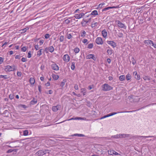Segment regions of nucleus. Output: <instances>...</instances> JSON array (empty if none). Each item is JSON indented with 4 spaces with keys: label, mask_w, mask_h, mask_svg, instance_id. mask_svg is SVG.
Listing matches in <instances>:
<instances>
[{
    "label": "nucleus",
    "mask_w": 156,
    "mask_h": 156,
    "mask_svg": "<svg viewBox=\"0 0 156 156\" xmlns=\"http://www.w3.org/2000/svg\"><path fill=\"white\" fill-rule=\"evenodd\" d=\"M120 138L126 137H130L131 138H137L139 137L149 138L154 137V136H140L138 135L133 136L131 135H130L128 134H120Z\"/></svg>",
    "instance_id": "obj_1"
},
{
    "label": "nucleus",
    "mask_w": 156,
    "mask_h": 156,
    "mask_svg": "<svg viewBox=\"0 0 156 156\" xmlns=\"http://www.w3.org/2000/svg\"><path fill=\"white\" fill-rule=\"evenodd\" d=\"M16 66L14 65L12 66L7 65L5 66V71L6 72L14 71L16 70Z\"/></svg>",
    "instance_id": "obj_2"
},
{
    "label": "nucleus",
    "mask_w": 156,
    "mask_h": 156,
    "mask_svg": "<svg viewBox=\"0 0 156 156\" xmlns=\"http://www.w3.org/2000/svg\"><path fill=\"white\" fill-rule=\"evenodd\" d=\"M102 90L104 91H108L113 89V87L107 83H105L102 85Z\"/></svg>",
    "instance_id": "obj_3"
},
{
    "label": "nucleus",
    "mask_w": 156,
    "mask_h": 156,
    "mask_svg": "<svg viewBox=\"0 0 156 156\" xmlns=\"http://www.w3.org/2000/svg\"><path fill=\"white\" fill-rule=\"evenodd\" d=\"M115 22L118 27L123 28L125 29H126V27L125 24L122 23L119 20H116L115 21Z\"/></svg>",
    "instance_id": "obj_4"
},
{
    "label": "nucleus",
    "mask_w": 156,
    "mask_h": 156,
    "mask_svg": "<svg viewBox=\"0 0 156 156\" xmlns=\"http://www.w3.org/2000/svg\"><path fill=\"white\" fill-rule=\"evenodd\" d=\"M48 151L45 150L43 151L42 150H40L37 152L35 154L36 156H41L45 154L46 153H48Z\"/></svg>",
    "instance_id": "obj_5"
},
{
    "label": "nucleus",
    "mask_w": 156,
    "mask_h": 156,
    "mask_svg": "<svg viewBox=\"0 0 156 156\" xmlns=\"http://www.w3.org/2000/svg\"><path fill=\"white\" fill-rule=\"evenodd\" d=\"M54 50V48L52 46H51L49 47H47L45 49V51L46 53L49 51L51 53H52Z\"/></svg>",
    "instance_id": "obj_6"
},
{
    "label": "nucleus",
    "mask_w": 156,
    "mask_h": 156,
    "mask_svg": "<svg viewBox=\"0 0 156 156\" xmlns=\"http://www.w3.org/2000/svg\"><path fill=\"white\" fill-rule=\"evenodd\" d=\"M51 67L52 69L56 71L59 70V67L54 62H53L52 64L51 65Z\"/></svg>",
    "instance_id": "obj_7"
},
{
    "label": "nucleus",
    "mask_w": 156,
    "mask_h": 156,
    "mask_svg": "<svg viewBox=\"0 0 156 156\" xmlns=\"http://www.w3.org/2000/svg\"><path fill=\"white\" fill-rule=\"evenodd\" d=\"M95 42L98 44H103L102 38L99 37H97L96 38Z\"/></svg>",
    "instance_id": "obj_8"
},
{
    "label": "nucleus",
    "mask_w": 156,
    "mask_h": 156,
    "mask_svg": "<svg viewBox=\"0 0 156 156\" xmlns=\"http://www.w3.org/2000/svg\"><path fill=\"white\" fill-rule=\"evenodd\" d=\"M135 111H125V112H114L111 113L109 114H108V115L109 116H109L113 115H115L119 113H123V112H127V113L131 112H134Z\"/></svg>",
    "instance_id": "obj_9"
},
{
    "label": "nucleus",
    "mask_w": 156,
    "mask_h": 156,
    "mask_svg": "<svg viewBox=\"0 0 156 156\" xmlns=\"http://www.w3.org/2000/svg\"><path fill=\"white\" fill-rule=\"evenodd\" d=\"M61 105H57L56 106H53L52 107V110L54 112H57L61 108Z\"/></svg>",
    "instance_id": "obj_10"
},
{
    "label": "nucleus",
    "mask_w": 156,
    "mask_h": 156,
    "mask_svg": "<svg viewBox=\"0 0 156 156\" xmlns=\"http://www.w3.org/2000/svg\"><path fill=\"white\" fill-rule=\"evenodd\" d=\"M70 57L68 54L65 55L63 57V60L66 62H68L70 60Z\"/></svg>",
    "instance_id": "obj_11"
},
{
    "label": "nucleus",
    "mask_w": 156,
    "mask_h": 156,
    "mask_svg": "<svg viewBox=\"0 0 156 156\" xmlns=\"http://www.w3.org/2000/svg\"><path fill=\"white\" fill-rule=\"evenodd\" d=\"M86 58L87 59H92L94 60H96V58L94 57V55L93 54H89L86 56Z\"/></svg>",
    "instance_id": "obj_12"
},
{
    "label": "nucleus",
    "mask_w": 156,
    "mask_h": 156,
    "mask_svg": "<svg viewBox=\"0 0 156 156\" xmlns=\"http://www.w3.org/2000/svg\"><path fill=\"white\" fill-rule=\"evenodd\" d=\"M153 42L152 41L149 40H145L144 41V43L145 44L150 46H151Z\"/></svg>",
    "instance_id": "obj_13"
},
{
    "label": "nucleus",
    "mask_w": 156,
    "mask_h": 156,
    "mask_svg": "<svg viewBox=\"0 0 156 156\" xmlns=\"http://www.w3.org/2000/svg\"><path fill=\"white\" fill-rule=\"evenodd\" d=\"M107 43L112 46L113 48L116 46V44L113 41H107Z\"/></svg>",
    "instance_id": "obj_14"
},
{
    "label": "nucleus",
    "mask_w": 156,
    "mask_h": 156,
    "mask_svg": "<svg viewBox=\"0 0 156 156\" xmlns=\"http://www.w3.org/2000/svg\"><path fill=\"white\" fill-rule=\"evenodd\" d=\"M133 75L134 76V77L136 80H139L140 79V76L137 74L136 71H134L133 72Z\"/></svg>",
    "instance_id": "obj_15"
},
{
    "label": "nucleus",
    "mask_w": 156,
    "mask_h": 156,
    "mask_svg": "<svg viewBox=\"0 0 156 156\" xmlns=\"http://www.w3.org/2000/svg\"><path fill=\"white\" fill-rule=\"evenodd\" d=\"M108 153L109 154H110V155L114 154L115 155H117L119 154L117 152L113 150H110V151H108Z\"/></svg>",
    "instance_id": "obj_16"
},
{
    "label": "nucleus",
    "mask_w": 156,
    "mask_h": 156,
    "mask_svg": "<svg viewBox=\"0 0 156 156\" xmlns=\"http://www.w3.org/2000/svg\"><path fill=\"white\" fill-rule=\"evenodd\" d=\"M101 34L104 38H105L106 37L107 35V32L106 30L105 29L102 30Z\"/></svg>",
    "instance_id": "obj_17"
},
{
    "label": "nucleus",
    "mask_w": 156,
    "mask_h": 156,
    "mask_svg": "<svg viewBox=\"0 0 156 156\" xmlns=\"http://www.w3.org/2000/svg\"><path fill=\"white\" fill-rule=\"evenodd\" d=\"M118 6H112V7H106L103 9L102 11H106L107 10H109V9H111L117 8Z\"/></svg>",
    "instance_id": "obj_18"
},
{
    "label": "nucleus",
    "mask_w": 156,
    "mask_h": 156,
    "mask_svg": "<svg viewBox=\"0 0 156 156\" xmlns=\"http://www.w3.org/2000/svg\"><path fill=\"white\" fill-rule=\"evenodd\" d=\"M98 11L97 10H94L93 11L91 12V13H90V15H88V16H87V17H88L89 16H90V15H94V16H96V15H98Z\"/></svg>",
    "instance_id": "obj_19"
},
{
    "label": "nucleus",
    "mask_w": 156,
    "mask_h": 156,
    "mask_svg": "<svg viewBox=\"0 0 156 156\" xmlns=\"http://www.w3.org/2000/svg\"><path fill=\"white\" fill-rule=\"evenodd\" d=\"M86 119L85 118H81V117H76V118H72L70 119H67V120L69 121L72 120H76V119Z\"/></svg>",
    "instance_id": "obj_20"
},
{
    "label": "nucleus",
    "mask_w": 156,
    "mask_h": 156,
    "mask_svg": "<svg viewBox=\"0 0 156 156\" xmlns=\"http://www.w3.org/2000/svg\"><path fill=\"white\" fill-rule=\"evenodd\" d=\"M43 51V49H40L39 51H38L37 52V55L39 57L42 54V52Z\"/></svg>",
    "instance_id": "obj_21"
},
{
    "label": "nucleus",
    "mask_w": 156,
    "mask_h": 156,
    "mask_svg": "<svg viewBox=\"0 0 156 156\" xmlns=\"http://www.w3.org/2000/svg\"><path fill=\"white\" fill-rule=\"evenodd\" d=\"M125 75H122L119 76V79L121 81H123L125 80Z\"/></svg>",
    "instance_id": "obj_22"
},
{
    "label": "nucleus",
    "mask_w": 156,
    "mask_h": 156,
    "mask_svg": "<svg viewBox=\"0 0 156 156\" xmlns=\"http://www.w3.org/2000/svg\"><path fill=\"white\" fill-rule=\"evenodd\" d=\"M143 79L145 80H148L149 81L151 80V78L148 76H144L143 77Z\"/></svg>",
    "instance_id": "obj_23"
},
{
    "label": "nucleus",
    "mask_w": 156,
    "mask_h": 156,
    "mask_svg": "<svg viewBox=\"0 0 156 156\" xmlns=\"http://www.w3.org/2000/svg\"><path fill=\"white\" fill-rule=\"evenodd\" d=\"M52 76L54 79L56 80H58L59 78V76L58 75L55 74H52Z\"/></svg>",
    "instance_id": "obj_24"
},
{
    "label": "nucleus",
    "mask_w": 156,
    "mask_h": 156,
    "mask_svg": "<svg viewBox=\"0 0 156 156\" xmlns=\"http://www.w3.org/2000/svg\"><path fill=\"white\" fill-rule=\"evenodd\" d=\"M131 78V75L129 73H128L126 75V79L127 80H130Z\"/></svg>",
    "instance_id": "obj_25"
},
{
    "label": "nucleus",
    "mask_w": 156,
    "mask_h": 156,
    "mask_svg": "<svg viewBox=\"0 0 156 156\" xmlns=\"http://www.w3.org/2000/svg\"><path fill=\"white\" fill-rule=\"evenodd\" d=\"M80 14H75V15L74 16V17L76 19H80L81 18V16Z\"/></svg>",
    "instance_id": "obj_26"
},
{
    "label": "nucleus",
    "mask_w": 156,
    "mask_h": 156,
    "mask_svg": "<svg viewBox=\"0 0 156 156\" xmlns=\"http://www.w3.org/2000/svg\"><path fill=\"white\" fill-rule=\"evenodd\" d=\"M98 24V23L97 22L92 23L91 24V27L92 28H93L95 26H97Z\"/></svg>",
    "instance_id": "obj_27"
},
{
    "label": "nucleus",
    "mask_w": 156,
    "mask_h": 156,
    "mask_svg": "<svg viewBox=\"0 0 156 156\" xmlns=\"http://www.w3.org/2000/svg\"><path fill=\"white\" fill-rule=\"evenodd\" d=\"M71 136H78L79 137H83L85 136L84 135L82 134H75L71 135Z\"/></svg>",
    "instance_id": "obj_28"
},
{
    "label": "nucleus",
    "mask_w": 156,
    "mask_h": 156,
    "mask_svg": "<svg viewBox=\"0 0 156 156\" xmlns=\"http://www.w3.org/2000/svg\"><path fill=\"white\" fill-rule=\"evenodd\" d=\"M30 82L31 84H34L35 83V80L34 78L31 77L30 79Z\"/></svg>",
    "instance_id": "obj_29"
},
{
    "label": "nucleus",
    "mask_w": 156,
    "mask_h": 156,
    "mask_svg": "<svg viewBox=\"0 0 156 156\" xmlns=\"http://www.w3.org/2000/svg\"><path fill=\"white\" fill-rule=\"evenodd\" d=\"M0 78H3L5 79H8L9 78V77L7 75H0Z\"/></svg>",
    "instance_id": "obj_30"
},
{
    "label": "nucleus",
    "mask_w": 156,
    "mask_h": 156,
    "mask_svg": "<svg viewBox=\"0 0 156 156\" xmlns=\"http://www.w3.org/2000/svg\"><path fill=\"white\" fill-rule=\"evenodd\" d=\"M75 62H72V64L71 66V68L72 70H73L75 68Z\"/></svg>",
    "instance_id": "obj_31"
},
{
    "label": "nucleus",
    "mask_w": 156,
    "mask_h": 156,
    "mask_svg": "<svg viewBox=\"0 0 156 156\" xmlns=\"http://www.w3.org/2000/svg\"><path fill=\"white\" fill-rule=\"evenodd\" d=\"M120 134H117L114 136H111V138H114L116 139L120 138Z\"/></svg>",
    "instance_id": "obj_32"
},
{
    "label": "nucleus",
    "mask_w": 156,
    "mask_h": 156,
    "mask_svg": "<svg viewBox=\"0 0 156 156\" xmlns=\"http://www.w3.org/2000/svg\"><path fill=\"white\" fill-rule=\"evenodd\" d=\"M66 37L67 38L69 39H70L72 37V36L71 34L68 33H67L66 34Z\"/></svg>",
    "instance_id": "obj_33"
},
{
    "label": "nucleus",
    "mask_w": 156,
    "mask_h": 156,
    "mask_svg": "<svg viewBox=\"0 0 156 156\" xmlns=\"http://www.w3.org/2000/svg\"><path fill=\"white\" fill-rule=\"evenodd\" d=\"M23 135L25 136H27L29 133L28 131L27 130H25L23 131Z\"/></svg>",
    "instance_id": "obj_34"
},
{
    "label": "nucleus",
    "mask_w": 156,
    "mask_h": 156,
    "mask_svg": "<svg viewBox=\"0 0 156 156\" xmlns=\"http://www.w3.org/2000/svg\"><path fill=\"white\" fill-rule=\"evenodd\" d=\"M66 81V80L64 79L61 83L60 86H61L62 87H63L64 86Z\"/></svg>",
    "instance_id": "obj_35"
},
{
    "label": "nucleus",
    "mask_w": 156,
    "mask_h": 156,
    "mask_svg": "<svg viewBox=\"0 0 156 156\" xmlns=\"http://www.w3.org/2000/svg\"><path fill=\"white\" fill-rule=\"evenodd\" d=\"M81 92L83 94V96L85 95L86 94V89L84 88H82L81 89Z\"/></svg>",
    "instance_id": "obj_36"
},
{
    "label": "nucleus",
    "mask_w": 156,
    "mask_h": 156,
    "mask_svg": "<svg viewBox=\"0 0 156 156\" xmlns=\"http://www.w3.org/2000/svg\"><path fill=\"white\" fill-rule=\"evenodd\" d=\"M29 29L28 27H26V28H24L23 29H22L21 30H20V31H22L21 33H25L26 32L27 30Z\"/></svg>",
    "instance_id": "obj_37"
},
{
    "label": "nucleus",
    "mask_w": 156,
    "mask_h": 156,
    "mask_svg": "<svg viewBox=\"0 0 156 156\" xmlns=\"http://www.w3.org/2000/svg\"><path fill=\"white\" fill-rule=\"evenodd\" d=\"M156 105V103H152V104H149V105H146V106H144V107H142L140 109H141L144 108L145 107H147L150 106L151 105ZM139 110H140V109H139ZM138 110H139V109H138Z\"/></svg>",
    "instance_id": "obj_38"
},
{
    "label": "nucleus",
    "mask_w": 156,
    "mask_h": 156,
    "mask_svg": "<svg viewBox=\"0 0 156 156\" xmlns=\"http://www.w3.org/2000/svg\"><path fill=\"white\" fill-rule=\"evenodd\" d=\"M113 51L111 49H108L107 50V53L108 54L110 55L112 54Z\"/></svg>",
    "instance_id": "obj_39"
},
{
    "label": "nucleus",
    "mask_w": 156,
    "mask_h": 156,
    "mask_svg": "<svg viewBox=\"0 0 156 156\" xmlns=\"http://www.w3.org/2000/svg\"><path fill=\"white\" fill-rule=\"evenodd\" d=\"M74 51L75 53H77L79 52L80 49L79 48H74Z\"/></svg>",
    "instance_id": "obj_40"
},
{
    "label": "nucleus",
    "mask_w": 156,
    "mask_h": 156,
    "mask_svg": "<svg viewBox=\"0 0 156 156\" xmlns=\"http://www.w3.org/2000/svg\"><path fill=\"white\" fill-rule=\"evenodd\" d=\"M87 23L86 22V21L84 20L81 22V24H82V26L83 27L85 26Z\"/></svg>",
    "instance_id": "obj_41"
},
{
    "label": "nucleus",
    "mask_w": 156,
    "mask_h": 156,
    "mask_svg": "<svg viewBox=\"0 0 156 156\" xmlns=\"http://www.w3.org/2000/svg\"><path fill=\"white\" fill-rule=\"evenodd\" d=\"M86 34V32L84 30L82 32H81V37H85V35Z\"/></svg>",
    "instance_id": "obj_42"
},
{
    "label": "nucleus",
    "mask_w": 156,
    "mask_h": 156,
    "mask_svg": "<svg viewBox=\"0 0 156 156\" xmlns=\"http://www.w3.org/2000/svg\"><path fill=\"white\" fill-rule=\"evenodd\" d=\"M117 36L121 38L123 36V34L122 33L119 32L118 33V34H117Z\"/></svg>",
    "instance_id": "obj_43"
},
{
    "label": "nucleus",
    "mask_w": 156,
    "mask_h": 156,
    "mask_svg": "<svg viewBox=\"0 0 156 156\" xmlns=\"http://www.w3.org/2000/svg\"><path fill=\"white\" fill-rule=\"evenodd\" d=\"M64 37L63 36H61L60 37V38H59V40H60V42H62L64 40Z\"/></svg>",
    "instance_id": "obj_44"
},
{
    "label": "nucleus",
    "mask_w": 156,
    "mask_h": 156,
    "mask_svg": "<svg viewBox=\"0 0 156 156\" xmlns=\"http://www.w3.org/2000/svg\"><path fill=\"white\" fill-rule=\"evenodd\" d=\"M93 46V44L92 43H90L87 46V48H88L91 49L92 48Z\"/></svg>",
    "instance_id": "obj_45"
},
{
    "label": "nucleus",
    "mask_w": 156,
    "mask_h": 156,
    "mask_svg": "<svg viewBox=\"0 0 156 156\" xmlns=\"http://www.w3.org/2000/svg\"><path fill=\"white\" fill-rule=\"evenodd\" d=\"M31 57V51H29L27 54V57L28 58H30Z\"/></svg>",
    "instance_id": "obj_46"
},
{
    "label": "nucleus",
    "mask_w": 156,
    "mask_h": 156,
    "mask_svg": "<svg viewBox=\"0 0 156 156\" xmlns=\"http://www.w3.org/2000/svg\"><path fill=\"white\" fill-rule=\"evenodd\" d=\"M131 60L132 61V64L133 65H135L136 64V61L133 57L132 58Z\"/></svg>",
    "instance_id": "obj_47"
},
{
    "label": "nucleus",
    "mask_w": 156,
    "mask_h": 156,
    "mask_svg": "<svg viewBox=\"0 0 156 156\" xmlns=\"http://www.w3.org/2000/svg\"><path fill=\"white\" fill-rule=\"evenodd\" d=\"M50 37V35L48 34H46L44 35V37L46 39Z\"/></svg>",
    "instance_id": "obj_48"
},
{
    "label": "nucleus",
    "mask_w": 156,
    "mask_h": 156,
    "mask_svg": "<svg viewBox=\"0 0 156 156\" xmlns=\"http://www.w3.org/2000/svg\"><path fill=\"white\" fill-rule=\"evenodd\" d=\"M9 98L11 100H12L14 98V96L13 94H10L9 96Z\"/></svg>",
    "instance_id": "obj_49"
},
{
    "label": "nucleus",
    "mask_w": 156,
    "mask_h": 156,
    "mask_svg": "<svg viewBox=\"0 0 156 156\" xmlns=\"http://www.w3.org/2000/svg\"><path fill=\"white\" fill-rule=\"evenodd\" d=\"M27 50L26 47H23L21 48V51L23 52H25Z\"/></svg>",
    "instance_id": "obj_50"
},
{
    "label": "nucleus",
    "mask_w": 156,
    "mask_h": 156,
    "mask_svg": "<svg viewBox=\"0 0 156 156\" xmlns=\"http://www.w3.org/2000/svg\"><path fill=\"white\" fill-rule=\"evenodd\" d=\"M17 75L18 76L20 77L22 75V73L18 71L17 72Z\"/></svg>",
    "instance_id": "obj_51"
},
{
    "label": "nucleus",
    "mask_w": 156,
    "mask_h": 156,
    "mask_svg": "<svg viewBox=\"0 0 156 156\" xmlns=\"http://www.w3.org/2000/svg\"><path fill=\"white\" fill-rule=\"evenodd\" d=\"M21 61L23 62H25L27 61V59L26 58L23 57L21 59Z\"/></svg>",
    "instance_id": "obj_52"
},
{
    "label": "nucleus",
    "mask_w": 156,
    "mask_h": 156,
    "mask_svg": "<svg viewBox=\"0 0 156 156\" xmlns=\"http://www.w3.org/2000/svg\"><path fill=\"white\" fill-rule=\"evenodd\" d=\"M34 48L36 50H37L39 49V48L38 44L35 45L34 46Z\"/></svg>",
    "instance_id": "obj_53"
},
{
    "label": "nucleus",
    "mask_w": 156,
    "mask_h": 156,
    "mask_svg": "<svg viewBox=\"0 0 156 156\" xmlns=\"http://www.w3.org/2000/svg\"><path fill=\"white\" fill-rule=\"evenodd\" d=\"M4 61V58L0 57V64H2L3 62Z\"/></svg>",
    "instance_id": "obj_54"
},
{
    "label": "nucleus",
    "mask_w": 156,
    "mask_h": 156,
    "mask_svg": "<svg viewBox=\"0 0 156 156\" xmlns=\"http://www.w3.org/2000/svg\"><path fill=\"white\" fill-rule=\"evenodd\" d=\"M44 42V41L43 40H40L39 42V43H40V45H42L43 44Z\"/></svg>",
    "instance_id": "obj_55"
},
{
    "label": "nucleus",
    "mask_w": 156,
    "mask_h": 156,
    "mask_svg": "<svg viewBox=\"0 0 156 156\" xmlns=\"http://www.w3.org/2000/svg\"><path fill=\"white\" fill-rule=\"evenodd\" d=\"M74 88L76 90H78V85L76 84H75L74 86Z\"/></svg>",
    "instance_id": "obj_56"
},
{
    "label": "nucleus",
    "mask_w": 156,
    "mask_h": 156,
    "mask_svg": "<svg viewBox=\"0 0 156 156\" xmlns=\"http://www.w3.org/2000/svg\"><path fill=\"white\" fill-rule=\"evenodd\" d=\"M93 87H94V85H89L88 87V89L89 90H91V89H92Z\"/></svg>",
    "instance_id": "obj_57"
},
{
    "label": "nucleus",
    "mask_w": 156,
    "mask_h": 156,
    "mask_svg": "<svg viewBox=\"0 0 156 156\" xmlns=\"http://www.w3.org/2000/svg\"><path fill=\"white\" fill-rule=\"evenodd\" d=\"M13 151V150L12 149H9L7 151V153H10L12 152V151Z\"/></svg>",
    "instance_id": "obj_58"
},
{
    "label": "nucleus",
    "mask_w": 156,
    "mask_h": 156,
    "mask_svg": "<svg viewBox=\"0 0 156 156\" xmlns=\"http://www.w3.org/2000/svg\"><path fill=\"white\" fill-rule=\"evenodd\" d=\"M15 58L16 59H20V56L19 55H17L15 56Z\"/></svg>",
    "instance_id": "obj_59"
},
{
    "label": "nucleus",
    "mask_w": 156,
    "mask_h": 156,
    "mask_svg": "<svg viewBox=\"0 0 156 156\" xmlns=\"http://www.w3.org/2000/svg\"><path fill=\"white\" fill-rule=\"evenodd\" d=\"M38 90H39V92H41V85H39V86H38Z\"/></svg>",
    "instance_id": "obj_60"
},
{
    "label": "nucleus",
    "mask_w": 156,
    "mask_h": 156,
    "mask_svg": "<svg viewBox=\"0 0 156 156\" xmlns=\"http://www.w3.org/2000/svg\"><path fill=\"white\" fill-rule=\"evenodd\" d=\"M20 106L21 107H23V108H27V107L26 106L24 105H20Z\"/></svg>",
    "instance_id": "obj_61"
},
{
    "label": "nucleus",
    "mask_w": 156,
    "mask_h": 156,
    "mask_svg": "<svg viewBox=\"0 0 156 156\" xmlns=\"http://www.w3.org/2000/svg\"><path fill=\"white\" fill-rule=\"evenodd\" d=\"M48 94H52L53 93V91L51 90H48Z\"/></svg>",
    "instance_id": "obj_62"
},
{
    "label": "nucleus",
    "mask_w": 156,
    "mask_h": 156,
    "mask_svg": "<svg viewBox=\"0 0 156 156\" xmlns=\"http://www.w3.org/2000/svg\"><path fill=\"white\" fill-rule=\"evenodd\" d=\"M151 46H153L154 48H156V44H154L153 42Z\"/></svg>",
    "instance_id": "obj_63"
},
{
    "label": "nucleus",
    "mask_w": 156,
    "mask_h": 156,
    "mask_svg": "<svg viewBox=\"0 0 156 156\" xmlns=\"http://www.w3.org/2000/svg\"><path fill=\"white\" fill-rule=\"evenodd\" d=\"M107 62L109 64H110L111 63V60L110 58H108L107 59Z\"/></svg>",
    "instance_id": "obj_64"
}]
</instances>
